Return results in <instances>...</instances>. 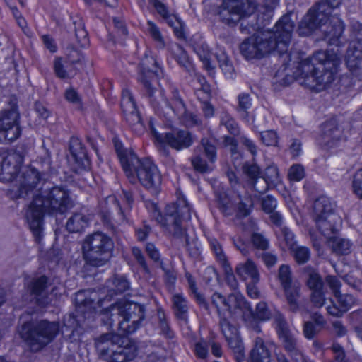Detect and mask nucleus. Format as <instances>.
Returning <instances> with one entry per match:
<instances>
[{
    "mask_svg": "<svg viewBox=\"0 0 362 362\" xmlns=\"http://www.w3.org/2000/svg\"><path fill=\"white\" fill-rule=\"evenodd\" d=\"M149 3L156 10L157 13L166 21L168 24L173 28L176 37L185 39L183 23L175 16H171L165 4L160 0H149Z\"/></svg>",
    "mask_w": 362,
    "mask_h": 362,
    "instance_id": "nucleus-23",
    "label": "nucleus"
},
{
    "mask_svg": "<svg viewBox=\"0 0 362 362\" xmlns=\"http://www.w3.org/2000/svg\"><path fill=\"white\" fill-rule=\"evenodd\" d=\"M129 182L134 183L137 179L151 194H158L160 191L162 177L157 166L149 159L140 160L138 163L130 164L129 170L124 171Z\"/></svg>",
    "mask_w": 362,
    "mask_h": 362,
    "instance_id": "nucleus-11",
    "label": "nucleus"
},
{
    "mask_svg": "<svg viewBox=\"0 0 362 362\" xmlns=\"http://www.w3.org/2000/svg\"><path fill=\"white\" fill-rule=\"evenodd\" d=\"M73 206L69 192L64 187L54 186L41 195L34 197L26 211V219L35 243L40 244L43 238V218L63 214Z\"/></svg>",
    "mask_w": 362,
    "mask_h": 362,
    "instance_id": "nucleus-3",
    "label": "nucleus"
},
{
    "mask_svg": "<svg viewBox=\"0 0 362 362\" xmlns=\"http://www.w3.org/2000/svg\"><path fill=\"white\" fill-rule=\"evenodd\" d=\"M276 279L284 291L289 310L296 313L299 309L298 299L300 297V287L293 281L291 269L288 264H281L276 272Z\"/></svg>",
    "mask_w": 362,
    "mask_h": 362,
    "instance_id": "nucleus-14",
    "label": "nucleus"
},
{
    "mask_svg": "<svg viewBox=\"0 0 362 362\" xmlns=\"http://www.w3.org/2000/svg\"><path fill=\"white\" fill-rule=\"evenodd\" d=\"M337 304L332 302L331 305L327 307V313L334 317H340L349 310L356 303V298L350 294H341L335 296Z\"/></svg>",
    "mask_w": 362,
    "mask_h": 362,
    "instance_id": "nucleus-27",
    "label": "nucleus"
},
{
    "mask_svg": "<svg viewBox=\"0 0 362 362\" xmlns=\"http://www.w3.org/2000/svg\"><path fill=\"white\" fill-rule=\"evenodd\" d=\"M89 218L82 213H74L67 220L66 229L69 233H81L89 225Z\"/></svg>",
    "mask_w": 362,
    "mask_h": 362,
    "instance_id": "nucleus-34",
    "label": "nucleus"
},
{
    "mask_svg": "<svg viewBox=\"0 0 362 362\" xmlns=\"http://www.w3.org/2000/svg\"><path fill=\"white\" fill-rule=\"evenodd\" d=\"M107 320L103 319L104 323L110 328L117 322L118 329L123 334L135 332L145 320V308L144 305L133 302H119L112 304L105 310Z\"/></svg>",
    "mask_w": 362,
    "mask_h": 362,
    "instance_id": "nucleus-5",
    "label": "nucleus"
},
{
    "mask_svg": "<svg viewBox=\"0 0 362 362\" xmlns=\"http://www.w3.org/2000/svg\"><path fill=\"white\" fill-rule=\"evenodd\" d=\"M355 40L349 43L345 56L346 64L351 73L361 78L362 76V25L356 23L353 25Z\"/></svg>",
    "mask_w": 362,
    "mask_h": 362,
    "instance_id": "nucleus-17",
    "label": "nucleus"
},
{
    "mask_svg": "<svg viewBox=\"0 0 362 362\" xmlns=\"http://www.w3.org/2000/svg\"><path fill=\"white\" fill-rule=\"evenodd\" d=\"M162 75L163 71L156 58L145 54V57L142 59L140 63L138 81L142 85L143 95L148 98L149 103H151L154 107L158 105L157 102L155 101V93L157 92L155 83H157L158 78Z\"/></svg>",
    "mask_w": 362,
    "mask_h": 362,
    "instance_id": "nucleus-12",
    "label": "nucleus"
},
{
    "mask_svg": "<svg viewBox=\"0 0 362 362\" xmlns=\"http://www.w3.org/2000/svg\"><path fill=\"white\" fill-rule=\"evenodd\" d=\"M261 179V182H263L262 187H259L257 185L255 184V190L261 194L264 193L270 188L276 187L281 181L279 169L274 165H270L265 168Z\"/></svg>",
    "mask_w": 362,
    "mask_h": 362,
    "instance_id": "nucleus-28",
    "label": "nucleus"
},
{
    "mask_svg": "<svg viewBox=\"0 0 362 362\" xmlns=\"http://www.w3.org/2000/svg\"><path fill=\"white\" fill-rule=\"evenodd\" d=\"M107 295L105 298H98L97 293L82 290L76 293L75 305L78 312L83 314L97 313L102 303L108 297L124 293L129 288V282L124 276L114 275L106 281Z\"/></svg>",
    "mask_w": 362,
    "mask_h": 362,
    "instance_id": "nucleus-8",
    "label": "nucleus"
},
{
    "mask_svg": "<svg viewBox=\"0 0 362 362\" xmlns=\"http://www.w3.org/2000/svg\"><path fill=\"white\" fill-rule=\"evenodd\" d=\"M170 52L173 57V58L177 61V62L182 67L189 70V68L191 66V64L189 61V57L187 54V52L183 49V47L177 44L173 43L170 46Z\"/></svg>",
    "mask_w": 362,
    "mask_h": 362,
    "instance_id": "nucleus-43",
    "label": "nucleus"
},
{
    "mask_svg": "<svg viewBox=\"0 0 362 362\" xmlns=\"http://www.w3.org/2000/svg\"><path fill=\"white\" fill-rule=\"evenodd\" d=\"M59 332V324L47 320L24 322L19 331L21 339L33 352H37L50 344Z\"/></svg>",
    "mask_w": 362,
    "mask_h": 362,
    "instance_id": "nucleus-7",
    "label": "nucleus"
},
{
    "mask_svg": "<svg viewBox=\"0 0 362 362\" xmlns=\"http://www.w3.org/2000/svg\"><path fill=\"white\" fill-rule=\"evenodd\" d=\"M114 337L112 333H106L95 339V349L102 358L107 359L111 354V349H115L117 346L114 341Z\"/></svg>",
    "mask_w": 362,
    "mask_h": 362,
    "instance_id": "nucleus-33",
    "label": "nucleus"
},
{
    "mask_svg": "<svg viewBox=\"0 0 362 362\" xmlns=\"http://www.w3.org/2000/svg\"><path fill=\"white\" fill-rule=\"evenodd\" d=\"M23 160L22 153L15 151L0 154V181H13L19 173Z\"/></svg>",
    "mask_w": 362,
    "mask_h": 362,
    "instance_id": "nucleus-18",
    "label": "nucleus"
},
{
    "mask_svg": "<svg viewBox=\"0 0 362 362\" xmlns=\"http://www.w3.org/2000/svg\"><path fill=\"white\" fill-rule=\"evenodd\" d=\"M291 13L284 15L275 24L274 30L254 34L240 45L241 54L247 60L259 59L276 52L284 62L289 57L288 46L295 27Z\"/></svg>",
    "mask_w": 362,
    "mask_h": 362,
    "instance_id": "nucleus-2",
    "label": "nucleus"
},
{
    "mask_svg": "<svg viewBox=\"0 0 362 362\" xmlns=\"http://www.w3.org/2000/svg\"><path fill=\"white\" fill-rule=\"evenodd\" d=\"M121 107L126 121L131 127H135L141 131L144 129L141 116L136 109L133 95L128 90H124L122 93Z\"/></svg>",
    "mask_w": 362,
    "mask_h": 362,
    "instance_id": "nucleus-21",
    "label": "nucleus"
},
{
    "mask_svg": "<svg viewBox=\"0 0 362 362\" xmlns=\"http://www.w3.org/2000/svg\"><path fill=\"white\" fill-rule=\"evenodd\" d=\"M294 259L298 264H305L310 258V250L305 246H298L296 245L290 249Z\"/></svg>",
    "mask_w": 362,
    "mask_h": 362,
    "instance_id": "nucleus-54",
    "label": "nucleus"
},
{
    "mask_svg": "<svg viewBox=\"0 0 362 362\" xmlns=\"http://www.w3.org/2000/svg\"><path fill=\"white\" fill-rule=\"evenodd\" d=\"M226 340L233 351L236 362L244 361L245 358V348L240 336L237 335Z\"/></svg>",
    "mask_w": 362,
    "mask_h": 362,
    "instance_id": "nucleus-47",
    "label": "nucleus"
},
{
    "mask_svg": "<svg viewBox=\"0 0 362 362\" xmlns=\"http://www.w3.org/2000/svg\"><path fill=\"white\" fill-rule=\"evenodd\" d=\"M229 301H230V314L234 315L239 310L242 313L243 320L247 324V322L253 319V310L250 304L245 298L240 293L229 294Z\"/></svg>",
    "mask_w": 362,
    "mask_h": 362,
    "instance_id": "nucleus-24",
    "label": "nucleus"
},
{
    "mask_svg": "<svg viewBox=\"0 0 362 362\" xmlns=\"http://www.w3.org/2000/svg\"><path fill=\"white\" fill-rule=\"evenodd\" d=\"M132 254L142 270L146 274H150V269L142 250L138 247H133L132 248Z\"/></svg>",
    "mask_w": 362,
    "mask_h": 362,
    "instance_id": "nucleus-60",
    "label": "nucleus"
},
{
    "mask_svg": "<svg viewBox=\"0 0 362 362\" xmlns=\"http://www.w3.org/2000/svg\"><path fill=\"white\" fill-rule=\"evenodd\" d=\"M256 7L252 0H223L217 15L221 23L234 26L242 18L252 14Z\"/></svg>",
    "mask_w": 362,
    "mask_h": 362,
    "instance_id": "nucleus-13",
    "label": "nucleus"
},
{
    "mask_svg": "<svg viewBox=\"0 0 362 362\" xmlns=\"http://www.w3.org/2000/svg\"><path fill=\"white\" fill-rule=\"evenodd\" d=\"M176 207V214L180 218V221H189L192 218V209L185 199H180L176 203H172Z\"/></svg>",
    "mask_w": 362,
    "mask_h": 362,
    "instance_id": "nucleus-51",
    "label": "nucleus"
},
{
    "mask_svg": "<svg viewBox=\"0 0 362 362\" xmlns=\"http://www.w3.org/2000/svg\"><path fill=\"white\" fill-rule=\"evenodd\" d=\"M288 54L289 57L286 59L284 62L279 57L280 61L282 62V68L276 72L275 77L283 76L280 83L288 86L294 80L303 79L300 82L302 84L317 91L325 89L333 82L341 62L338 54L332 49L327 50L326 52H318L311 57L300 62L293 75L288 73L284 74L291 62V54L288 52Z\"/></svg>",
    "mask_w": 362,
    "mask_h": 362,
    "instance_id": "nucleus-1",
    "label": "nucleus"
},
{
    "mask_svg": "<svg viewBox=\"0 0 362 362\" xmlns=\"http://www.w3.org/2000/svg\"><path fill=\"white\" fill-rule=\"evenodd\" d=\"M271 353L268 344L261 337L254 341L248 362H270Z\"/></svg>",
    "mask_w": 362,
    "mask_h": 362,
    "instance_id": "nucleus-30",
    "label": "nucleus"
},
{
    "mask_svg": "<svg viewBox=\"0 0 362 362\" xmlns=\"http://www.w3.org/2000/svg\"><path fill=\"white\" fill-rule=\"evenodd\" d=\"M155 98V101L158 104L157 106L154 107L151 103L150 105L157 115L163 116L168 119H171L173 116L187 127L202 124V121L198 116L187 110L184 100L177 89L172 91V96L170 99L165 98L163 91L157 89Z\"/></svg>",
    "mask_w": 362,
    "mask_h": 362,
    "instance_id": "nucleus-6",
    "label": "nucleus"
},
{
    "mask_svg": "<svg viewBox=\"0 0 362 362\" xmlns=\"http://www.w3.org/2000/svg\"><path fill=\"white\" fill-rule=\"evenodd\" d=\"M332 251L337 255H346L351 252L352 243L349 240L334 237L330 240Z\"/></svg>",
    "mask_w": 362,
    "mask_h": 362,
    "instance_id": "nucleus-46",
    "label": "nucleus"
},
{
    "mask_svg": "<svg viewBox=\"0 0 362 362\" xmlns=\"http://www.w3.org/2000/svg\"><path fill=\"white\" fill-rule=\"evenodd\" d=\"M209 243L211 250L213 251L217 261L221 266L228 264L227 257L223 250L222 246L218 241L215 238L209 240Z\"/></svg>",
    "mask_w": 362,
    "mask_h": 362,
    "instance_id": "nucleus-57",
    "label": "nucleus"
},
{
    "mask_svg": "<svg viewBox=\"0 0 362 362\" xmlns=\"http://www.w3.org/2000/svg\"><path fill=\"white\" fill-rule=\"evenodd\" d=\"M135 357V354L129 348L116 346L115 349H111V354L107 360L110 362H127L132 361Z\"/></svg>",
    "mask_w": 362,
    "mask_h": 362,
    "instance_id": "nucleus-40",
    "label": "nucleus"
},
{
    "mask_svg": "<svg viewBox=\"0 0 362 362\" xmlns=\"http://www.w3.org/2000/svg\"><path fill=\"white\" fill-rule=\"evenodd\" d=\"M239 202L238 203V214L240 216L246 217L250 215L253 208L252 197L245 194L244 196L238 195Z\"/></svg>",
    "mask_w": 362,
    "mask_h": 362,
    "instance_id": "nucleus-52",
    "label": "nucleus"
},
{
    "mask_svg": "<svg viewBox=\"0 0 362 362\" xmlns=\"http://www.w3.org/2000/svg\"><path fill=\"white\" fill-rule=\"evenodd\" d=\"M191 164L194 169L200 173H208L212 170V168L207 163L206 160L200 155H196L190 158Z\"/></svg>",
    "mask_w": 362,
    "mask_h": 362,
    "instance_id": "nucleus-58",
    "label": "nucleus"
},
{
    "mask_svg": "<svg viewBox=\"0 0 362 362\" xmlns=\"http://www.w3.org/2000/svg\"><path fill=\"white\" fill-rule=\"evenodd\" d=\"M336 204L326 196H320L314 202L313 219L321 233L329 237L335 233L341 223L335 212Z\"/></svg>",
    "mask_w": 362,
    "mask_h": 362,
    "instance_id": "nucleus-10",
    "label": "nucleus"
},
{
    "mask_svg": "<svg viewBox=\"0 0 362 362\" xmlns=\"http://www.w3.org/2000/svg\"><path fill=\"white\" fill-rule=\"evenodd\" d=\"M238 105L235 111L238 117L247 124H252L255 122L254 115L249 111L252 106V98L247 93H240L237 96Z\"/></svg>",
    "mask_w": 362,
    "mask_h": 362,
    "instance_id": "nucleus-26",
    "label": "nucleus"
},
{
    "mask_svg": "<svg viewBox=\"0 0 362 362\" xmlns=\"http://www.w3.org/2000/svg\"><path fill=\"white\" fill-rule=\"evenodd\" d=\"M113 143L124 171L129 170L130 164L138 163L139 158L131 150L124 148L120 141L114 138Z\"/></svg>",
    "mask_w": 362,
    "mask_h": 362,
    "instance_id": "nucleus-32",
    "label": "nucleus"
},
{
    "mask_svg": "<svg viewBox=\"0 0 362 362\" xmlns=\"http://www.w3.org/2000/svg\"><path fill=\"white\" fill-rule=\"evenodd\" d=\"M113 250L112 239L107 234L99 231L88 235L82 244L85 262L96 267L104 266L110 262Z\"/></svg>",
    "mask_w": 362,
    "mask_h": 362,
    "instance_id": "nucleus-9",
    "label": "nucleus"
},
{
    "mask_svg": "<svg viewBox=\"0 0 362 362\" xmlns=\"http://www.w3.org/2000/svg\"><path fill=\"white\" fill-rule=\"evenodd\" d=\"M174 313L177 318L187 322L188 318V303L182 294L177 293L173 296Z\"/></svg>",
    "mask_w": 362,
    "mask_h": 362,
    "instance_id": "nucleus-35",
    "label": "nucleus"
},
{
    "mask_svg": "<svg viewBox=\"0 0 362 362\" xmlns=\"http://www.w3.org/2000/svg\"><path fill=\"white\" fill-rule=\"evenodd\" d=\"M272 317V313L265 302H259L256 305L255 311H253V319L247 322V325H255V329L259 332L260 329L257 325V321H267Z\"/></svg>",
    "mask_w": 362,
    "mask_h": 362,
    "instance_id": "nucleus-36",
    "label": "nucleus"
},
{
    "mask_svg": "<svg viewBox=\"0 0 362 362\" xmlns=\"http://www.w3.org/2000/svg\"><path fill=\"white\" fill-rule=\"evenodd\" d=\"M47 179L45 172L31 168L24 170L19 177V186L16 192V198H25L37 187L42 181Z\"/></svg>",
    "mask_w": 362,
    "mask_h": 362,
    "instance_id": "nucleus-19",
    "label": "nucleus"
},
{
    "mask_svg": "<svg viewBox=\"0 0 362 362\" xmlns=\"http://www.w3.org/2000/svg\"><path fill=\"white\" fill-rule=\"evenodd\" d=\"M219 326L226 339L238 335L237 327L225 315L219 317Z\"/></svg>",
    "mask_w": 362,
    "mask_h": 362,
    "instance_id": "nucleus-55",
    "label": "nucleus"
},
{
    "mask_svg": "<svg viewBox=\"0 0 362 362\" xmlns=\"http://www.w3.org/2000/svg\"><path fill=\"white\" fill-rule=\"evenodd\" d=\"M305 175V169L303 165L296 164L292 165L288 171V178L291 181L298 182Z\"/></svg>",
    "mask_w": 362,
    "mask_h": 362,
    "instance_id": "nucleus-63",
    "label": "nucleus"
},
{
    "mask_svg": "<svg viewBox=\"0 0 362 362\" xmlns=\"http://www.w3.org/2000/svg\"><path fill=\"white\" fill-rule=\"evenodd\" d=\"M201 145L209 161L211 163H215L217 159L216 146L206 138L202 139Z\"/></svg>",
    "mask_w": 362,
    "mask_h": 362,
    "instance_id": "nucleus-59",
    "label": "nucleus"
},
{
    "mask_svg": "<svg viewBox=\"0 0 362 362\" xmlns=\"http://www.w3.org/2000/svg\"><path fill=\"white\" fill-rule=\"evenodd\" d=\"M185 277L187 281L190 295L192 296V297L196 300L200 306L204 308L206 310L209 311V305L204 296L198 291L195 279L189 272H185Z\"/></svg>",
    "mask_w": 362,
    "mask_h": 362,
    "instance_id": "nucleus-37",
    "label": "nucleus"
},
{
    "mask_svg": "<svg viewBox=\"0 0 362 362\" xmlns=\"http://www.w3.org/2000/svg\"><path fill=\"white\" fill-rule=\"evenodd\" d=\"M237 275L243 281H248L252 283L259 281V273L255 263L247 259L244 263H240L235 268Z\"/></svg>",
    "mask_w": 362,
    "mask_h": 362,
    "instance_id": "nucleus-31",
    "label": "nucleus"
},
{
    "mask_svg": "<svg viewBox=\"0 0 362 362\" xmlns=\"http://www.w3.org/2000/svg\"><path fill=\"white\" fill-rule=\"evenodd\" d=\"M340 132L334 122H328L324 124L322 137L325 143L332 146L339 139Z\"/></svg>",
    "mask_w": 362,
    "mask_h": 362,
    "instance_id": "nucleus-41",
    "label": "nucleus"
},
{
    "mask_svg": "<svg viewBox=\"0 0 362 362\" xmlns=\"http://www.w3.org/2000/svg\"><path fill=\"white\" fill-rule=\"evenodd\" d=\"M276 332L284 350L289 354L299 347L298 340L290 332L285 317L281 313L274 317Z\"/></svg>",
    "mask_w": 362,
    "mask_h": 362,
    "instance_id": "nucleus-22",
    "label": "nucleus"
},
{
    "mask_svg": "<svg viewBox=\"0 0 362 362\" xmlns=\"http://www.w3.org/2000/svg\"><path fill=\"white\" fill-rule=\"evenodd\" d=\"M48 278L45 276H40L33 278L28 283V290L31 295L38 296L45 291L47 288Z\"/></svg>",
    "mask_w": 362,
    "mask_h": 362,
    "instance_id": "nucleus-44",
    "label": "nucleus"
},
{
    "mask_svg": "<svg viewBox=\"0 0 362 362\" xmlns=\"http://www.w3.org/2000/svg\"><path fill=\"white\" fill-rule=\"evenodd\" d=\"M304 274L306 275V284L311 291L323 288L324 281L315 269L306 267L304 268Z\"/></svg>",
    "mask_w": 362,
    "mask_h": 362,
    "instance_id": "nucleus-38",
    "label": "nucleus"
},
{
    "mask_svg": "<svg viewBox=\"0 0 362 362\" xmlns=\"http://www.w3.org/2000/svg\"><path fill=\"white\" fill-rule=\"evenodd\" d=\"M157 318L158 322V327L160 329V334L168 339H172L174 337V333L169 326L168 320L164 310L161 308L157 310Z\"/></svg>",
    "mask_w": 362,
    "mask_h": 362,
    "instance_id": "nucleus-49",
    "label": "nucleus"
},
{
    "mask_svg": "<svg viewBox=\"0 0 362 362\" xmlns=\"http://www.w3.org/2000/svg\"><path fill=\"white\" fill-rule=\"evenodd\" d=\"M220 124L224 126L230 134L233 136L239 134V126L235 119L228 112H225L221 114Z\"/></svg>",
    "mask_w": 362,
    "mask_h": 362,
    "instance_id": "nucleus-53",
    "label": "nucleus"
},
{
    "mask_svg": "<svg viewBox=\"0 0 362 362\" xmlns=\"http://www.w3.org/2000/svg\"><path fill=\"white\" fill-rule=\"evenodd\" d=\"M243 170L244 173L250 179V183L252 184L253 188L255 189V184L257 185V182L261 181L260 179L262 178V176L260 175V168L255 163H246L243 166Z\"/></svg>",
    "mask_w": 362,
    "mask_h": 362,
    "instance_id": "nucleus-50",
    "label": "nucleus"
},
{
    "mask_svg": "<svg viewBox=\"0 0 362 362\" xmlns=\"http://www.w3.org/2000/svg\"><path fill=\"white\" fill-rule=\"evenodd\" d=\"M149 127L158 142L161 144H166L177 151L187 148L193 144L192 134L187 130L174 128L169 132L159 133L155 129L151 120L149 122Z\"/></svg>",
    "mask_w": 362,
    "mask_h": 362,
    "instance_id": "nucleus-16",
    "label": "nucleus"
},
{
    "mask_svg": "<svg viewBox=\"0 0 362 362\" xmlns=\"http://www.w3.org/2000/svg\"><path fill=\"white\" fill-rule=\"evenodd\" d=\"M343 0H321L313 6L299 23L298 33L300 36H308L320 28L323 40L329 45L339 46V38L344 32L341 20L331 16V10L339 8Z\"/></svg>",
    "mask_w": 362,
    "mask_h": 362,
    "instance_id": "nucleus-4",
    "label": "nucleus"
},
{
    "mask_svg": "<svg viewBox=\"0 0 362 362\" xmlns=\"http://www.w3.org/2000/svg\"><path fill=\"white\" fill-rule=\"evenodd\" d=\"M152 216L170 235L180 238L185 235L186 230L182 226V222L176 214L175 204H167L163 214L156 204H151Z\"/></svg>",
    "mask_w": 362,
    "mask_h": 362,
    "instance_id": "nucleus-15",
    "label": "nucleus"
},
{
    "mask_svg": "<svg viewBox=\"0 0 362 362\" xmlns=\"http://www.w3.org/2000/svg\"><path fill=\"white\" fill-rule=\"evenodd\" d=\"M191 46L194 52L198 55L200 60L203 62L204 66L208 70H212L214 66L210 62V50L206 43L204 42L192 44Z\"/></svg>",
    "mask_w": 362,
    "mask_h": 362,
    "instance_id": "nucleus-42",
    "label": "nucleus"
},
{
    "mask_svg": "<svg viewBox=\"0 0 362 362\" xmlns=\"http://www.w3.org/2000/svg\"><path fill=\"white\" fill-rule=\"evenodd\" d=\"M18 119L19 113L15 108L0 112V134L10 141L16 140L21 135Z\"/></svg>",
    "mask_w": 362,
    "mask_h": 362,
    "instance_id": "nucleus-20",
    "label": "nucleus"
},
{
    "mask_svg": "<svg viewBox=\"0 0 362 362\" xmlns=\"http://www.w3.org/2000/svg\"><path fill=\"white\" fill-rule=\"evenodd\" d=\"M251 241L253 246L258 250L264 251L269 249V242L268 239L261 233H252Z\"/></svg>",
    "mask_w": 362,
    "mask_h": 362,
    "instance_id": "nucleus-61",
    "label": "nucleus"
},
{
    "mask_svg": "<svg viewBox=\"0 0 362 362\" xmlns=\"http://www.w3.org/2000/svg\"><path fill=\"white\" fill-rule=\"evenodd\" d=\"M147 31L159 48H164L165 44L159 28L152 21H147Z\"/></svg>",
    "mask_w": 362,
    "mask_h": 362,
    "instance_id": "nucleus-56",
    "label": "nucleus"
},
{
    "mask_svg": "<svg viewBox=\"0 0 362 362\" xmlns=\"http://www.w3.org/2000/svg\"><path fill=\"white\" fill-rule=\"evenodd\" d=\"M82 63V57H78L77 59L71 60L69 59L66 62L64 66L62 62V58L57 57L54 61V70L56 76L59 78H66L71 75H74L78 69L77 65Z\"/></svg>",
    "mask_w": 362,
    "mask_h": 362,
    "instance_id": "nucleus-29",
    "label": "nucleus"
},
{
    "mask_svg": "<svg viewBox=\"0 0 362 362\" xmlns=\"http://www.w3.org/2000/svg\"><path fill=\"white\" fill-rule=\"evenodd\" d=\"M325 282L329 288L334 297L339 296V294L341 293L340 288L341 286V282L338 276L334 275H327L325 277Z\"/></svg>",
    "mask_w": 362,
    "mask_h": 362,
    "instance_id": "nucleus-62",
    "label": "nucleus"
},
{
    "mask_svg": "<svg viewBox=\"0 0 362 362\" xmlns=\"http://www.w3.org/2000/svg\"><path fill=\"white\" fill-rule=\"evenodd\" d=\"M74 25L75 36L77 42L81 47H85L88 45L89 39L88 32L84 28V23L81 18L73 22Z\"/></svg>",
    "mask_w": 362,
    "mask_h": 362,
    "instance_id": "nucleus-48",
    "label": "nucleus"
},
{
    "mask_svg": "<svg viewBox=\"0 0 362 362\" xmlns=\"http://www.w3.org/2000/svg\"><path fill=\"white\" fill-rule=\"evenodd\" d=\"M215 57L224 75L226 77L232 78L234 74V67L227 54L220 49L215 53Z\"/></svg>",
    "mask_w": 362,
    "mask_h": 362,
    "instance_id": "nucleus-45",
    "label": "nucleus"
},
{
    "mask_svg": "<svg viewBox=\"0 0 362 362\" xmlns=\"http://www.w3.org/2000/svg\"><path fill=\"white\" fill-rule=\"evenodd\" d=\"M353 192L362 199V168L358 170L354 175L352 181Z\"/></svg>",
    "mask_w": 362,
    "mask_h": 362,
    "instance_id": "nucleus-64",
    "label": "nucleus"
},
{
    "mask_svg": "<svg viewBox=\"0 0 362 362\" xmlns=\"http://www.w3.org/2000/svg\"><path fill=\"white\" fill-rule=\"evenodd\" d=\"M228 299L229 295L225 296L218 292H214L211 296V303L216 309L218 317L225 315V311H228L230 313L231 308L230 301Z\"/></svg>",
    "mask_w": 362,
    "mask_h": 362,
    "instance_id": "nucleus-39",
    "label": "nucleus"
},
{
    "mask_svg": "<svg viewBox=\"0 0 362 362\" xmlns=\"http://www.w3.org/2000/svg\"><path fill=\"white\" fill-rule=\"evenodd\" d=\"M69 150L72 158L81 170L89 168L90 160L84 145L77 137H71L69 144Z\"/></svg>",
    "mask_w": 362,
    "mask_h": 362,
    "instance_id": "nucleus-25",
    "label": "nucleus"
}]
</instances>
